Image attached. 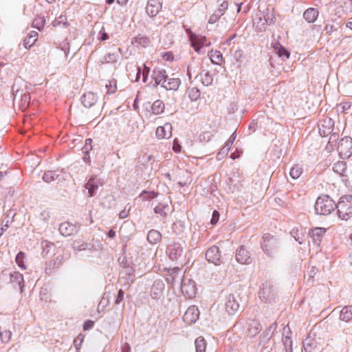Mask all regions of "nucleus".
<instances>
[{
	"instance_id": "f257e3e1",
	"label": "nucleus",
	"mask_w": 352,
	"mask_h": 352,
	"mask_svg": "<svg viewBox=\"0 0 352 352\" xmlns=\"http://www.w3.org/2000/svg\"><path fill=\"white\" fill-rule=\"evenodd\" d=\"M336 208L340 219L345 221L351 219L352 218V195L341 197Z\"/></svg>"
},
{
	"instance_id": "f03ea898",
	"label": "nucleus",
	"mask_w": 352,
	"mask_h": 352,
	"mask_svg": "<svg viewBox=\"0 0 352 352\" xmlns=\"http://www.w3.org/2000/svg\"><path fill=\"white\" fill-rule=\"evenodd\" d=\"M334 201L328 195L319 197L315 204V210L320 215H327L331 213L335 208Z\"/></svg>"
},
{
	"instance_id": "7ed1b4c3",
	"label": "nucleus",
	"mask_w": 352,
	"mask_h": 352,
	"mask_svg": "<svg viewBox=\"0 0 352 352\" xmlns=\"http://www.w3.org/2000/svg\"><path fill=\"white\" fill-rule=\"evenodd\" d=\"M259 298L268 302L273 300L276 296V290L272 282L266 281L263 284V287L258 293Z\"/></svg>"
},
{
	"instance_id": "20e7f679",
	"label": "nucleus",
	"mask_w": 352,
	"mask_h": 352,
	"mask_svg": "<svg viewBox=\"0 0 352 352\" xmlns=\"http://www.w3.org/2000/svg\"><path fill=\"white\" fill-rule=\"evenodd\" d=\"M190 39L194 50L199 54L204 53V51L202 50L203 47H208L211 44L210 41L206 36L201 35L192 34L190 36Z\"/></svg>"
},
{
	"instance_id": "39448f33",
	"label": "nucleus",
	"mask_w": 352,
	"mask_h": 352,
	"mask_svg": "<svg viewBox=\"0 0 352 352\" xmlns=\"http://www.w3.org/2000/svg\"><path fill=\"white\" fill-rule=\"evenodd\" d=\"M338 151L342 158H348L352 154V140L344 138L340 140L338 146Z\"/></svg>"
},
{
	"instance_id": "423d86ee",
	"label": "nucleus",
	"mask_w": 352,
	"mask_h": 352,
	"mask_svg": "<svg viewBox=\"0 0 352 352\" xmlns=\"http://www.w3.org/2000/svg\"><path fill=\"white\" fill-rule=\"evenodd\" d=\"M263 250L269 255H272L276 248V241L274 236L270 234H265L261 243Z\"/></svg>"
},
{
	"instance_id": "0eeeda50",
	"label": "nucleus",
	"mask_w": 352,
	"mask_h": 352,
	"mask_svg": "<svg viewBox=\"0 0 352 352\" xmlns=\"http://www.w3.org/2000/svg\"><path fill=\"white\" fill-rule=\"evenodd\" d=\"M206 258L208 262L219 265L221 260L219 248L216 245L210 247L206 252Z\"/></svg>"
},
{
	"instance_id": "6e6552de",
	"label": "nucleus",
	"mask_w": 352,
	"mask_h": 352,
	"mask_svg": "<svg viewBox=\"0 0 352 352\" xmlns=\"http://www.w3.org/2000/svg\"><path fill=\"white\" fill-rule=\"evenodd\" d=\"M168 255L170 259L174 261L180 258L184 253L181 244L176 241H173L168 247Z\"/></svg>"
},
{
	"instance_id": "1a4fd4ad",
	"label": "nucleus",
	"mask_w": 352,
	"mask_h": 352,
	"mask_svg": "<svg viewBox=\"0 0 352 352\" xmlns=\"http://www.w3.org/2000/svg\"><path fill=\"white\" fill-rule=\"evenodd\" d=\"M162 9L161 0H148L146 7V13L151 17L155 16Z\"/></svg>"
},
{
	"instance_id": "9d476101",
	"label": "nucleus",
	"mask_w": 352,
	"mask_h": 352,
	"mask_svg": "<svg viewBox=\"0 0 352 352\" xmlns=\"http://www.w3.org/2000/svg\"><path fill=\"white\" fill-rule=\"evenodd\" d=\"M199 316V311L195 306H191L186 311L183 319L188 324L195 322Z\"/></svg>"
},
{
	"instance_id": "9b49d317",
	"label": "nucleus",
	"mask_w": 352,
	"mask_h": 352,
	"mask_svg": "<svg viewBox=\"0 0 352 352\" xmlns=\"http://www.w3.org/2000/svg\"><path fill=\"white\" fill-rule=\"evenodd\" d=\"M225 309L229 315H232L239 310V304L233 295L230 294L227 296Z\"/></svg>"
},
{
	"instance_id": "f8f14e48",
	"label": "nucleus",
	"mask_w": 352,
	"mask_h": 352,
	"mask_svg": "<svg viewBox=\"0 0 352 352\" xmlns=\"http://www.w3.org/2000/svg\"><path fill=\"white\" fill-rule=\"evenodd\" d=\"M172 135V126L170 123H166L160 126L156 129V136L158 139H168Z\"/></svg>"
},
{
	"instance_id": "ddd939ff",
	"label": "nucleus",
	"mask_w": 352,
	"mask_h": 352,
	"mask_svg": "<svg viewBox=\"0 0 352 352\" xmlns=\"http://www.w3.org/2000/svg\"><path fill=\"white\" fill-rule=\"evenodd\" d=\"M235 257L236 260L241 264H248L250 262V254L243 246L236 250Z\"/></svg>"
},
{
	"instance_id": "4468645a",
	"label": "nucleus",
	"mask_w": 352,
	"mask_h": 352,
	"mask_svg": "<svg viewBox=\"0 0 352 352\" xmlns=\"http://www.w3.org/2000/svg\"><path fill=\"white\" fill-rule=\"evenodd\" d=\"M59 232L63 236H68L77 232V228L74 225L66 221L60 225Z\"/></svg>"
},
{
	"instance_id": "2eb2a0df",
	"label": "nucleus",
	"mask_w": 352,
	"mask_h": 352,
	"mask_svg": "<svg viewBox=\"0 0 352 352\" xmlns=\"http://www.w3.org/2000/svg\"><path fill=\"white\" fill-rule=\"evenodd\" d=\"M319 14V11L318 9L314 8H309L307 9L303 13V18L305 20L309 23H314Z\"/></svg>"
},
{
	"instance_id": "dca6fc26",
	"label": "nucleus",
	"mask_w": 352,
	"mask_h": 352,
	"mask_svg": "<svg viewBox=\"0 0 352 352\" xmlns=\"http://www.w3.org/2000/svg\"><path fill=\"white\" fill-rule=\"evenodd\" d=\"M181 81L178 78H168L167 76L166 80L163 82V87L166 90H177L179 85Z\"/></svg>"
},
{
	"instance_id": "f3484780",
	"label": "nucleus",
	"mask_w": 352,
	"mask_h": 352,
	"mask_svg": "<svg viewBox=\"0 0 352 352\" xmlns=\"http://www.w3.org/2000/svg\"><path fill=\"white\" fill-rule=\"evenodd\" d=\"M181 290L185 296L190 298H193L196 294V287L194 283L190 282L188 284L186 283H182Z\"/></svg>"
},
{
	"instance_id": "a211bd4d",
	"label": "nucleus",
	"mask_w": 352,
	"mask_h": 352,
	"mask_svg": "<svg viewBox=\"0 0 352 352\" xmlns=\"http://www.w3.org/2000/svg\"><path fill=\"white\" fill-rule=\"evenodd\" d=\"M97 102V97L93 92L85 94L82 98V103L86 108H90Z\"/></svg>"
},
{
	"instance_id": "6ab92c4d",
	"label": "nucleus",
	"mask_w": 352,
	"mask_h": 352,
	"mask_svg": "<svg viewBox=\"0 0 352 352\" xmlns=\"http://www.w3.org/2000/svg\"><path fill=\"white\" fill-rule=\"evenodd\" d=\"M333 170L342 177H347V166L344 161H338L335 163Z\"/></svg>"
},
{
	"instance_id": "aec40b11",
	"label": "nucleus",
	"mask_w": 352,
	"mask_h": 352,
	"mask_svg": "<svg viewBox=\"0 0 352 352\" xmlns=\"http://www.w3.org/2000/svg\"><path fill=\"white\" fill-rule=\"evenodd\" d=\"M153 78L156 85H162L163 86L164 80H166L167 75L166 71L162 69H155L153 72Z\"/></svg>"
},
{
	"instance_id": "412c9836",
	"label": "nucleus",
	"mask_w": 352,
	"mask_h": 352,
	"mask_svg": "<svg viewBox=\"0 0 352 352\" xmlns=\"http://www.w3.org/2000/svg\"><path fill=\"white\" fill-rule=\"evenodd\" d=\"M38 33L35 31H31L23 41L24 47L26 49L30 48L38 40Z\"/></svg>"
},
{
	"instance_id": "4be33fe9",
	"label": "nucleus",
	"mask_w": 352,
	"mask_h": 352,
	"mask_svg": "<svg viewBox=\"0 0 352 352\" xmlns=\"http://www.w3.org/2000/svg\"><path fill=\"white\" fill-rule=\"evenodd\" d=\"M211 62L214 65H221L223 62V57L220 51L212 50L208 54Z\"/></svg>"
},
{
	"instance_id": "5701e85b",
	"label": "nucleus",
	"mask_w": 352,
	"mask_h": 352,
	"mask_svg": "<svg viewBox=\"0 0 352 352\" xmlns=\"http://www.w3.org/2000/svg\"><path fill=\"white\" fill-rule=\"evenodd\" d=\"M340 318L344 322H349L352 319V306H346L340 311Z\"/></svg>"
},
{
	"instance_id": "b1692460",
	"label": "nucleus",
	"mask_w": 352,
	"mask_h": 352,
	"mask_svg": "<svg viewBox=\"0 0 352 352\" xmlns=\"http://www.w3.org/2000/svg\"><path fill=\"white\" fill-rule=\"evenodd\" d=\"M162 239L161 233L155 230H151L147 234V240L152 244H156L160 241Z\"/></svg>"
},
{
	"instance_id": "393cba45",
	"label": "nucleus",
	"mask_w": 352,
	"mask_h": 352,
	"mask_svg": "<svg viewBox=\"0 0 352 352\" xmlns=\"http://www.w3.org/2000/svg\"><path fill=\"white\" fill-rule=\"evenodd\" d=\"M164 109H165L164 103L160 100H157L156 101H155L153 103L152 107H151V111H152L153 113H154L155 115H159V114H161L162 113H163L164 111Z\"/></svg>"
},
{
	"instance_id": "a878e982",
	"label": "nucleus",
	"mask_w": 352,
	"mask_h": 352,
	"mask_svg": "<svg viewBox=\"0 0 352 352\" xmlns=\"http://www.w3.org/2000/svg\"><path fill=\"white\" fill-rule=\"evenodd\" d=\"M186 95L191 101H197L200 98V91L195 87H188L186 91Z\"/></svg>"
},
{
	"instance_id": "bb28decb",
	"label": "nucleus",
	"mask_w": 352,
	"mask_h": 352,
	"mask_svg": "<svg viewBox=\"0 0 352 352\" xmlns=\"http://www.w3.org/2000/svg\"><path fill=\"white\" fill-rule=\"evenodd\" d=\"M326 229L323 228H315L311 231V236L314 241H320V238L325 234Z\"/></svg>"
},
{
	"instance_id": "cd10ccee",
	"label": "nucleus",
	"mask_w": 352,
	"mask_h": 352,
	"mask_svg": "<svg viewBox=\"0 0 352 352\" xmlns=\"http://www.w3.org/2000/svg\"><path fill=\"white\" fill-rule=\"evenodd\" d=\"M30 95L29 93H24L21 97V103L19 104L21 110L25 111L30 103Z\"/></svg>"
},
{
	"instance_id": "c85d7f7f",
	"label": "nucleus",
	"mask_w": 352,
	"mask_h": 352,
	"mask_svg": "<svg viewBox=\"0 0 352 352\" xmlns=\"http://www.w3.org/2000/svg\"><path fill=\"white\" fill-rule=\"evenodd\" d=\"M195 348L197 352H205L206 349V342L202 337H199L195 340Z\"/></svg>"
},
{
	"instance_id": "c756f323",
	"label": "nucleus",
	"mask_w": 352,
	"mask_h": 352,
	"mask_svg": "<svg viewBox=\"0 0 352 352\" xmlns=\"http://www.w3.org/2000/svg\"><path fill=\"white\" fill-rule=\"evenodd\" d=\"M302 172V168L298 165H296L291 168L289 175L292 179H296L300 177Z\"/></svg>"
},
{
	"instance_id": "7c9ffc66",
	"label": "nucleus",
	"mask_w": 352,
	"mask_h": 352,
	"mask_svg": "<svg viewBox=\"0 0 352 352\" xmlns=\"http://www.w3.org/2000/svg\"><path fill=\"white\" fill-rule=\"evenodd\" d=\"M25 254L24 252H19L16 256V263H17V265H19V267L22 269V270H25L26 269V266L25 265V263H24V259H25Z\"/></svg>"
},
{
	"instance_id": "2f4dec72",
	"label": "nucleus",
	"mask_w": 352,
	"mask_h": 352,
	"mask_svg": "<svg viewBox=\"0 0 352 352\" xmlns=\"http://www.w3.org/2000/svg\"><path fill=\"white\" fill-rule=\"evenodd\" d=\"M57 174L55 171L48 170L45 172L43 176V179L47 183L52 182L55 180Z\"/></svg>"
},
{
	"instance_id": "473e14b6",
	"label": "nucleus",
	"mask_w": 352,
	"mask_h": 352,
	"mask_svg": "<svg viewBox=\"0 0 352 352\" xmlns=\"http://www.w3.org/2000/svg\"><path fill=\"white\" fill-rule=\"evenodd\" d=\"M105 86L107 89V92L108 94H113L117 89L116 80L114 79L110 80L108 81Z\"/></svg>"
},
{
	"instance_id": "72a5a7b5",
	"label": "nucleus",
	"mask_w": 352,
	"mask_h": 352,
	"mask_svg": "<svg viewBox=\"0 0 352 352\" xmlns=\"http://www.w3.org/2000/svg\"><path fill=\"white\" fill-rule=\"evenodd\" d=\"M235 139L236 134L235 133H233L226 142L224 146L222 148V151H223V152H228L230 149V147L234 142Z\"/></svg>"
},
{
	"instance_id": "f704fd0d",
	"label": "nucleus",
	"mask_w": 352,
	"mask_h": 352,
	"mask_svg": "<svg viewBox=\"0 0 352 352\" xmlns=\"http://www.w3.org/2000/svg\"><path fill=\"white\" fill-rule=\"evenodd\" d=\"M223 15L222 11L221 10H216L209 18L208 23L213 24L216 23Z\"/></svg>"
},
{
	"instance_id": "c9c22d12",
	"label": "nucleus",
	"mask_w": 352,
	"mask_h": 352,
	"mask_svg": "<svg viewBox=\"0 0 352 352\" xmlns=\"http://www.w3.org/2000/svg\"><path fill=\"white\" fill-rule=\"evenodd\" d=\"M202 82L204 85L208 86L213 81L212 76L209 72H206L201 77Z\"/></svg>"
},
{
	"instance_id": "e433bc0d",
	"label": "nucleus",
	"mask_w": 352,
	"mask_h": 352,
	"mask_svg": "<svg viewBox=\"0 0 352 352\" xmlns=\"http://www.w3.org/2000/svg\"><path fill=\"white\" fill-rule=\"evenodd\" d=\"M252 324L254 325V329H252V327L250 328L249 331L252 334H256L261 329V326L260 323L258 322V321L255 320H252V324L251 325H252Z\"/></svg>"
},
{
	"instance_id": "4c0bfd02",
	"label": "nucleus",
	"mask_w": 352,
	"mask_h": 352,
	"mask_svg": "<svg viewBox=\"0 0 352 352\" xmlns=\"http://www.w3.org/2000/svg\"><path fill=\"white\" fill-rule=\"evenodd\" d=\"M85 336L82 334L78 335L76 338L74 340V345L76 350H79L82 343L83 342Z\"/></svg>"
},
{
	"instance_id": "58836bf2",
	"label": "nucleus",
	"mask_w": 352,
	"mask_h": 352,
	"mask_svg": "<svg viewBox=\"0 0 352 352\" xmlns=\"http://www.w3.org/2000/svg\"><path fill=\"white\" fill-rule=\"evenodd\" d=\"M212 136L213 135L210 131H204L200 135V140L202 142H208Z\"/></svg>"
},
{
	"instance_id": "ea45409f",
	"label": "nucleus",
	"mask_w": 352,
	"mask_h": 352,
	"mask_svg": "<svg viewBox=\"0 0 352 352\" xmlns=\"http://www.w3.org/2000/svg\"><path fill=\"white\" fill-rule=\"evenodd\" d=\"M323 122L325 123V124H327V125H328V127L326 129H323L322 130V132H323L324 135H325L327 133H330L331 129V126H332V124H333V122H332V120L331 118H327L326 120H324Z\"/></svg>"
},
{
	"instance_id": "a19ab883",
	"label": "nucleus",
	"mask_w": 352,
	"mask_h": 352,
	"mask_svg": "<svg viewBox=\"0 0 352 352\" xmlns=\"http://www.w3.org/2000/svg\"><path fill=\"white\" fill-rule=\"evenodd\" d=\"M162 58L164 60L166 61H170L173 60L174 58L173 54L171 52H168L166 53H164L162 55Z\"/></svg>"
},
{
	"instance_id": "79ce46f5",
	"label": "nucleus",
	"mask_w": 352,
	"mask_h": 352,
	"mask_svg": "<svg viewBox=\"0 0 352 352\" xmlns=\"http://www.w3.org/2000/svg\"><path fill=\"white\" fill-rule=\"evenodd\" d=\"M124 299V292L122 289H120L117 296V298L115 300V303L116 305L120 304Z\"/></svg>"
},
{
	"instance_id": "37998d69",
	"label": "nucleus",
	"mask_w": 352,
	"mask_h": 352,
	"mask_svg": "<svg viewBox=\"0 0 352 352\" xmlns=\"http://www.w3.org/2000/svg\"><path fill=\"white\" fill-rule=\"evenodd\" d=\"M44 23H45V21L43 18L36 19L34 21V27L37 28L38 29H40L44 26Z\"/></svg>"
},
{
	"instance_id": "c03bdc74",
	"label": "nucleus",
	"mask_w": 352,
	"mask_h": 352,
	"mask_svg": "<svg viewBox=\"0 0 352 352\" xmlns=\"http://www.w3.org/2000/svg\"><path fill=\"white\" fill-rule=\"evenodd\" d=\"M94 321L88 320L85 322V323L83 324V329L85 331H87V330L90 329L91 328H92L94 327Z\"/></svg>"
},
{
	"instance_id": "a18cd8bd",
	"label": "nucleus",
	"mask_w": 352,
	"mask_h": 352,
	"mask_svg": "<svg viewBox=\"0 0 352 352\" xmlns=\"http://www.w3.org/2000/svg\"><path fill=\"white\" fill-rule=\"evenodd\" d=\"M219 219V213L217 210L212 212V217L211 219V223L215 224Z\"/></svg>"
},
{
	"instance_id": "49530a36",
	"label": "nucleus",
	"mask_w": 352,
	"mask_h": 352,
	"mask_svg": "<svg viewBox=\"0 0 352 352\" xmlns=\"http://www.w3.org/2000/svg\"><path fill=\"white\" fill-rule=\"evenodd\" d=\"M181 148H182V146L179 144L178 140L175 139L173 141V151L175 152H176V153H179V152L181 151Z\"/></svg>"
},
{
	"instance_id": "de8ad7c7",
	"label": "nucleus",
	"mask_w": 352,
	"mask_h": 352,
	"mask_svg": "<svg viewBox=\"0 0 352 352\" xmlns=\"http://www.w3.org/2000/svg\"><path fill=\"white\" fill-rule=\"evenodd\" d=\"M279 56H285L289 58V54L283 47H280L278 52Z\"/></svg>"
},
{
	"instance_id": "09e8293b",
	"label": "nucleus",
	"mask_w": 352,
	"mask_h": 352,
	"mask_svg": "<svg viewBox=\"0 0 352 352\" xmlns=\"http://www.w3.org/2000/svg\"><path fill=\"white\" fill-rule=\"evenodd\" d=\"M86 188L89 190V196H93L94 192V187L92 186V184L90 182L86 184Z\"/></svg>"
},
{
	"instance_id": "8fccbe9b",
	"label": "nucleus",
	"mask_w": 352,
	"mask_h": 352,
	"mask_svg": "<svg viewBox=\"0 0 352 352\" xmlns=\"http://www.w3.org/2000/svg\"><path fill=\"white\" fill-rule=\"evenodd\" d=\"M99 34L101 35L100 39L102 41H105L109 38V36L106 33L104 28H102V30L100 31Z\"/></svg>"
},
{
	"instance_id": "3c124183",
	"label": "nucleus",
	"mask_w": 352,
	"mask_h": 352,
	"mask_svg": "<svg viewBox=\"0 0 352 352\" xmlns=\"http://www.w3.org/2000/svg\"><path fill=\"white\" fill-rule=\"evenodd\" d=\"M148 72H149V68L144 65V69L143 70V74H143V81L144 82H146L147 76L148 74Z\"/></svg>"
},
{
	"instance_id": "603ef678",
	"label": "nucleus",
	"mask_w": 352,
	"mask_h": 352,
	"mask_svg": "<svg viewBox=\"0 0 352 352\" xmlns=\"http://www.w3.org/2000/svg\"><path fill=\"white\" fill-rule=\"evenodd\" d=\"M9 227L8 221L6 222L5 225H3L1 228H0V237L3 235L4 232H6Z\"/></svg>"
},
{
	"instance_id": "864d4df0",
	"label": "nucleus",
	"mask_w": 352,
	"mask_h": 352,
	"mask_svg": "<svg viewBox=\"0 0 352 352\" xmlns=\"http://www.w3.org/2000/svg\"><path fill=\"white\" fill-rule=\"evenodd\" d=\"M122 352H130V346L128 343L123 345Z\"/></svg>"
},
{
	"instance_id": "5fc2aeb1",
	"label": "nucleus",
	"mask_w": 352,
	"mask_h": 352,
	"mask_svg": "<svg viewBox=\"0 0 352 352\" xmlns=\"http://www.w3.org/2000/svg\"><path fill=\"white\" fill-rule=\"evenodd\" d=\"M298 232V228H294L292 230V234L294 235V237L295 238L296 241H298L299 243H302V242L299 240V238L296 237V234H297V232Z\"/></svg>"
},
{
	"instance_id": "6e6d98bb",
	"label": "nucleus",
	"mask_w": 352,
	"mask_h": 352,
	"mask_svg": "<svg viewBox=\"0 0 352 352\" xmlns=\"http://www.w3.org/2000/svg\"><path fill=\"white\" fill-rule=\"evenodd\" d=\"M108 234V236H109V238L113 239V238H114V237H115V236H116V232H115L114 230H110L109 231V232H108V234Z\"/></svg>"
},
{
	"instance_id": "4d7b16f0",
	"label": "nucleus",
	"mask_w": 352,
	"mask_h": 352,
	"mask_svg": "<svg viewBox=\"0 0 352 352\" xmlns=\"http://www.w3.org/2000/svg\"><path fill=\"white\" fill-rule=\"evenodd\" d=\"M129 0H117V3L120 6H125Z\"/></svg>"
},
{
	"instance_id": "13d9d810",
	"label": "nucleus",
	"mask_w": 352,
	"mask_h": 352,
	"mask_svg": "<svg viewBox=\"0 0 352 352\" xmlns=\"http://www.w3.org/2000/svg\"><path fill=\"white\" fill-rule=\"evenodd\" d=\"M128 215L127 212L124 210L122 211L120 213V217L121 219H124L125 217H126Z\"/></svg>"
},
{
	"instance_id": "bf43d9fd",
	"label": "nucleus",
	"mask_w": 352,
	"mask_h": 352,
	"mask_svg": "<svg viewBox=\"0 0 352 352\" xmlns=\"http://www.w3.org/2000/svg\"><path fill=\"white\" fill-rule=\"evenodd\" d=\"M351 105L349 103H344L342 105V109L344 111L348 110L350 109Z\"/></svg>"
},
{
	"instance_id": "052dcab7",
	"label": "nucleus",
	"mask_w": 352,
	"mask_h": 352,
	"mask_svg": "<svg viewBox=\"0 0 352 352\" xmlns=\"http://www.w3.org/2000/svg\"><path fill=\"white\" fill-rule=\"evenodd\" d=\"M346 26L352 30V19L346 23Z\"/></svg>"
},
{
	"instance_id": "680f3d73",
	"label": "nucleus",
	"mask_w": 352,
	"mask_h": 352,
	"mask_svg": "<svg viewBox=\"0 0 352 352\" xmlns=\"http://www.w3.org/2000/svg\"><path fill=\"white\" fill-rule=\"evenodd\" d=\"M115 0H106L107 4H112Z\"/></svg>"
},
{
	"instance_id": "e2e57ef3",
	"label": "nucleus",
	"mask_w": 352,
	"mask_h": 352,
	"mask_svg": "<svg viewBox=\"0 0 352 352\" xmlns=\"http://www.w3.org/2000/svg\"><path fill=\"white\" fill-rule=\"evenodd\" d=\"M178 270H179V267H177V268H173L172 270L173 272V273H176Z\"/></svg>"
},
{
	"instance_id": "0e129e2a",
	"label": "nucleus",
	"mask_w": 352,
	"mask_h": 352,
	"mask_svg": "<svg viewBox=\"0 0 352 352\" xmlns=\"http://www.w3.org/2000/svg\"><path fill=\"white\" fill-rule=\"evenodd\" d=\"M149 195H151V198H153V197H155L156 196L154 192H150Z\"/></svg>"
},
{
	"instance_id": "69168bd1",
	"label": "nucleus",
	"mask_w": 352,
	"mask_h": 352,
	"mask_svg": "<svg viewBox=\"0 0 352 352\" xmlns=\"http://www.w3.org/2000/svg\"><path fill=\"white\" fill-rule=\"evenodd\" d=\"M236 36V34H234L232 35L229 39L228 41H230L231 40H232L234 37Z\"/></svg>"
},
{
	"instance_id": "338daca9",
	"label": "nucleus",
	"mask_w": 352,
	"mask_h": 352,
	"mask_svg": "<svg viewBox=\"0 0 352 352\" xmlns=\"http://www.w3.org/2000/svg\"><path fill=\"white\" fill-rule=\"evenodd\" d=\"M349 258H350V261H351V262L352 263V249H351V252L350 255H349Z\"/></svg>"
},
{
	"instance_id": "774afa93",
	"label": "nucleus",
	"mask_w": 352,
	"mask_h": 352,
	"mask_svg": "<svg viewBox=\"0 0 352 352\" xmlns=\"http://www.w3.org/2000/svg\"><path fill=\"white\" fill-rule=\"evenodd\" d=\"M48 3H52L55 1V0H46Z\"/></svg>"
}]
</instances>
